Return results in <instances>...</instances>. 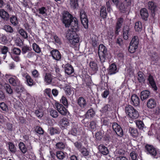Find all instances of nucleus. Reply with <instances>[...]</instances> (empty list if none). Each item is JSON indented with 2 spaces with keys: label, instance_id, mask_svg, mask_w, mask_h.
Listing matches in <instances>:
<instances>
[{
  "label": "nucleus",
  "instance_id": "obj_28",
  "mask_svg": "<svg viewBox=\"0 0 160 160\" xmlns=\"http://www.w3.org/2000/svg\"><path fill=\"white\" fill-rule=\"evenodd\" d=\"M48 130L49 134L52 136L60 133L59 129L57 128L50 127L48 128Z\"/></svg>",
  "mask_w": 160,
  "mask_h": 160
},
{
  "label": "nucleus",
  "instance_id": "obj_12",
  "mask_svg": "<svg viewBox=\"0 0 160 160\" xmlns=\"http://www.w3.org/2000/svg\"><path fill=\"white\" fill-rule=\"evenodd\" d=\"M76 31L69 29L66 32V37L68 40L71 39L75 37H77L78 36L76 33Z\"/></svg>",
  "mask_w": 160,
  "mask_h": 160
},
{
  "label": "nucleus",
  "instance_id": "obj_64",
  "mask_svg": "<svg viewBox=\"0 0 160 160\" xmlns=\"http://www.w3.org/2000/svg\"><path fill=\"white\" fill-rule=\"evenodd\" d=\"M116 43L120 46L122 47L123 45V40L121 38H118L116 40Z\"/></svg>",
  "mask_w": 160,
  "mask_h": 160
},
{
  "label": "nucleus",
  "instance_id": "obj_33",
  "mask_svg": "<svg viewBox=\"0 0 160 160\" xmlns=\"http://www.w3.org/2000/svg\"><path fill=\"white\" fill-rule=\"evenodd\" d=\"M129 131L132 137H136L138 136L139 133L136 129L132 127H130Z\"/></svg>",
  "mask_w": 160,
  "mask_h": 160
},
{
  "label": "nucleus",
  "instance_id": "obj_53",
  "mask_svg": "<svg viewBox=\"0 0 160 160\" xmlns=\"http://www.w3.org/2000/svg\"><path fill=\"white\" fill-rule=\"evenodd\" d=\"M31 48L28 47L27 46H23L22 49V53L23 54H25L27 52H28L31 51Z\"/></svg>",
  "mask_w": 160,
  "mask_h": 160
},
{
  "label": "nucleus",
  "instance_id": "obj_26",
  "mask_svg": "<svg viewBox=\"0 0 160 160\" xmlns=\"http://www.w3.org/2000/svg\"><path fill=\"white\" fill-rule=\"evenodd\" d=\"M97 122L95 121H92L89 122V124L88 126L90 131H95L96 130L97 127Z\"/></svg>",
  "mask_w": 160,
  "mask_h": 160
},
{
  "label": "nucleus",
  "instance_id": "obj_51",
  "mask_svg": "<svg viewBox=\"0 0 160 160\" xmlns=\"http://www.w3.org/2000/svg\"><path fill=\"white\" fill-rule=\"evenodd\" d=\"M32 48L37 53H39L41 52L40 48L36 43H34L33 44Z\"/></svg>",
  "mask_w": 160,
  "mask_h": 160
},
{
  "label": "nucleus",
  "instance_id": "obj_4",
  "mask_svg": "<svg viewBox=\"0 0 160 160\" xmlns=\"http://www.w3.org/2000/svg\"><path fill=\"white\" fill-rule=\"evenodd\" d=\"M74 18V17H73L72 15L68 12L66 11L63 13L62 21L66 27H69L70 26V22Z\"/></svg>",
  "mask_w": 160,
  "mask_h": 160
},
{
  "label": "nucleus",
  "instance_id": "obj_54",
  "mask_svg": "<svg viewBox=\"0 0 160 160\" xmlns=\"http://www.w3.org/2000/svg\"><path fill=\"white\" fill-rule=\"evenodd\" d=\"M5 88L7 92L9 94H12L13 93V90L11 86L8 84H6Z\"/></svg>",
  "mask_w": 160,
  "mask_h": 160
},
{
  "label": "nucleus",
  "instance_id": "obj_15",
  "mask_svg": "<svg viewBox=\"0 0 160 160\" xmlns=\"http://www.w3.org/2000/svg\"><path fill=\"white\" fill-rule=\"evenodd\" d=\"M59 123L63 129H67L70 125L69 120L66 118H62L59 122Z\"/></svg>",
  "mask_w": 160,
  "mask_h": 160
},
{
  "label": "nucleus",
  "instance_id": "obj_52",
  "mask_svg": "<svg viewBox=\"0 0 160 160\" xmlns=\"http://www.w3.org/2000/svg\"><path fill=\"white\" fill-rule=\"evenodd\" d=\"M130 156L132 160H137V158L138 157L137 153L135 151H132L130 153Z\"/></svg>",
  "mask_w": 160,
  "mask_h": 160
},
{
  "label": "nucleus",
  "instance_id": "obj_50",
  "mask_svg": "<svg viewBox=\"0 0 160 160\" xmlns=\"http://www.w3.org/2000/svg\"><path fill=\"white\" fill-rule=\"evenodd\" d=\"M45 81L48 84H50L52 82L51 75L49 73H46L45 77Z\"/></svg>",
  "mask_w": 160,
  "mask_h": 160
},
{
  "label": "nucleus",
  "instance_id": "obj_2",
  "mask_svg": "<svg viewBox=\"0 0 160 160\" xmlns=\"http://www.w3.org/2000/svg\"><path fill=\"white\" fill-rule=\"evenodd\" d=\"M98 50V54L101 61L102 62H105L106 58L108 55L106 47L103 44H100L99 46Z\"/></svg>",
  "mask_w": 160,
  "mask_h": 160
},
{
  "label": "nucleus",
  "instance_id": "obj_34",
  "mask_svg": "<svg viewBox=\"0 0 160 160\" xmlns=\"http://www.w3.org/2000/svg\"><path fill=\"white\" fill-rule=\"evenodd\" d=\"M11 23L14 26H17L18 24L17 17L14 15H12L9 19Z\"/></svg>",
  "mask_w": 160,
  "mask_h": 160
},
{
  "label": "nucleus",
  "instance_id": "obj_3",
  "mask_svg": "<svg viewBox=\"0 0 160 160\" xmlns=\"http://www.w3.org/2000/svg\"><path fill=\"white\" fill-rule=\"evenodd\" d=\"M139 43V39L137 36H133L130 43L128 50L131 53H133L138 48Z\"/></svg>",
  "mask_w": 160,
  "mask_h": 160
},
{
  "label": "nucleus",
  "instance_id": "obj_63",
  "mask_svg": "<svg viewBox=\"0 0 160 160\" xmlns=\"http://www.w3.org/2000/svg\"><path fill=\"white\" fill-rule=\"evenodd\" d=\"M35 113L38 117L41 118L43 116V113L40 109L36 110Z\"/></svg>",
  "mask_w": 160,
  "mask_h": 160
},
{
  "label": "nucleus",
  "instance_id": "obj_11",
  "mask_svg": "<svg viewBox=\"0 0 160 160\" xmlns=\"http://www.w3.org/2000/svg\"><path fill=\"white\" fill-rule=\"evenodd\" d=\"M8 81L9 83L14 87L19 86V85H20V81L18 78L15 76L10 77L9 78Z\"/></svg>",
  "mask_w": 160,
  "mask_h": 160
},
{
  "label": "nucleus",
  "instance_id": "obj_46",
  "mask_svg": "<svg viewBox=\"0 0 160 160\" xmlns=\"http://www.w3.org/2000/svg\"><path fill=\"white\" fill-rule=\"evenodd\" d=\"M136 123L137 127L140 129H143L145 125L144 124L143 122L141 120L136 121Z\"/></svg>",
  "mask_w": 160,
  "mask_h": 160
},
{
  "label": "nucleus",
  "instance_id": "obj_43",
  "mask_svg": "<svg viewBox=\"0 0 160 160\" xmlns=\"http://www.w3.org/2000/svg\"><path fill=\"white\" fill-rule=\"evenodd\" d=\"M38 11L39 13L41 14L42 15L44 16H47V14L46 13L47 9L46 8L42 7L38 8Z\"/></svg>",
  "mask_w": 160,
  "mask_h": 160
},
{
  "label": "nucleus",
  "instance_id": "obj_58",
  "mask_svg": "<svg viewBox=\"0 0 160 160\" xmlns=\"http://www.w3.org/2000/svg\"><path fill=\"white\" fill-rule=\"evenodd\" d=\"M69 42L72 44L75 45V44L78 43L79 42V38L78 36L77 37H75L71 39L68 40Z\"/></svg>",
  "mask_w": 160,
  "mask_h": 160
},
{
  "label": "nucleus",
  "instance_id": "obj_27",
  "mask_svg": "<svg viewBox=\"0 0 160 160\" xmlns=\"http://www.w3.org/2000/svg\"><path fill=\"white\" fill-rule=\"evenodd\" d=\"M131 104L135 106H138L140 103V100L138 96L135 95H133L131 98Z\"/></svg>",
  "mask_w": 160,
  "mask_h": 160
},
{
  "label": "nucleus",
  "instance_id": "obj_56",
  "mask_svg": "<svg viewBox=\"0 0 160 160\" xmlns=\"http://www.w3.org/2000/svg\"><path fill=\"white\" fill-rule=\"evenodd\" d=\"M0 107L3 111L7 112L8 111V106L4 102H1L0 103Z\"/></svg>",
  "mask_w": 160,
  "mask_h": 160
},
{
  "label": "nucleus",
  "instance_id": "obj_17",
  "mask_svg": "<svg viewBox=\"0 0 160 160\" xmlns=\"http://www.w3.org/2000/svg\"><path fill=\"white\" fill-rule=\"evenodd\" d=\"M0 17L4 21H8L9 19V14L3 9L0 10Z\"/></svg>",
  "mask_w": 160,
  "mask_h": 160
},
{
  "label": "nucleus",
  "instance_id": "obj_57",
  "mask_svg": "<svg viewBox=\"0 0 160 160\" xmlns=\"http://www.w3.org/2000/svg\"><path fill=\"white\" fill-rule=\"evenodd\" d=\"M90 42L94 47L97 46V40L96 37L94 36L91 38Z\"/></svg>",
  "mask_w": 160,
  "mask_h": 160
},
{
  "label": "nucleus",
  "instance_id": "obj_38",
  "mask_svg": "<svg viewBox=\"0 0 160 160\" xmlns=\"http://www.w3.org/2000/svg\"><path fill=\"white\" fill-rule=\"evenodd\" d=\"M70 5L71 8L73 9L76 8L78 6V0H70Z\"/></svg>",
  "mask_w": 160,
  "mask_h": 160
},
{
  "label": "nucleus",
  "instance_id": "obj_32",
  "mask_svg": "<svg viewBox=\"0 0 160 160\" xmlns=\"http://www.w3.org/2000/svg\"><path fill=\"white\" fill-rule=\"evenodd\" d=\"M156 105V102L154 99L151 98L148 101L147 106L148 108H154L155 107Z\"/></svg>",
  "mask_w": 160,
  "mask_h": 160
},
{
  "label": "nucleus",
  "instance_id": "obj_61",
  "mask_svg": "<svg viewBox=\"0 0 160 160\" xmlns=\"http://www.w3.org/2000/svg\"><path fill=\"white\" fill-rule=\"evenodd\" d=\"M60 101V102L63 103L64 106H68V100L65 97L63 96H62Z\"/></svg>",
  "mask_w": 160,
  "mask_h": 160
},
{
  "label": "nucleus",
  "instance_id": "obj_29",
  "mask_svg": "<svg viewBox=\"0 0 160 160\" xmlns=\"http://www.w3.org/2000/svg\"><path fill=\"white\" fill-rule=\"evenodd\" d=\"M2 29L5 30L8 33L11 34L14 33V31L12 28L9 25H5L3 28Z\"/></svg>",
  "mask_w": 160,
  "mask_h": 160
},
{
  "label": "nucleus",
  "instance_id": "obj_25",
  "mask_svg": "<svg viewBox=\"0 0 160 160\" xmlns=\"http://www.w3.org/2000/svg\"><path fill=\"white\" fill-rule=\"evenodd\" d=\"M98 149L99 152L104 155H107L109 153L108 148L103 145H100L98 146Z\"/></svg>",
  "mask_w": 160,
  "mask_h": 160
},
{
  "label": "nucleus",
  "instance_id": "obj_35",
  "mask_svg": "<svg viewBox=\"0 0 160 160\" xmlns=\"http://www.w3.org/2000/svg\"><path fill=\"white\" fill-rule=\"evenodd\" d=\"M8 48L6 46H2L0 48V51L2 54H3L4 55L3 56V58L5 59L6 56V54L8 52Z\"/></svg>",
  "mask_w": 160,
  "mask_h": 160
},
{
  "label": "nucleus",
  "instance_id": "obj_21",
  "mask_svg": "<svg viewBox=\"0 0 160 160\" xmlns=\"http://www.w3.org/2000/svg\"><path fill=\"white\" fill-rule=\"evenodd\" d=\"M140 16L145 21L148 20V11L145 8H142L140 11Z\"/></svg>",
  "mask_w": 160,
  "mask_h": 160
},
{
  "label": "nucleus",
  "instance_id": "obj_19",
  "mask_svg": "<svg viewBox=\"0 0 160 160\" xmlns=\"http://www.w3.org/2000/svg\"><path fill=\"white\" fill-rule=\"evenodd\" d=\"M148 8L151 12L154 13L158 10V7L156 4L152 1H149L148 3Z\"/></svg>",
  "mask_w": 160,
  "mask_h": 160
},
{
  "label": "nucleus",
  "instance_id": "obj_6",
  "mask_svg": "<svg viewBox=\"0 0 160 160\" xmlns=\"http://www.w3.org/2000/svg\"><path fill=\"white\" fill-rule=\"evenodd\" d=\"M133 1V0H124L123 3H120V6H119L118 9L121 12H124L126 11L128 7L131 6Z\"/></svg>",
  "mask_w": 160,
  "mask_h": 160
},
{
  "label": "nucleus",
  "instance_id": "obj_13",
  "mask_svg": "<svg viewBox=\"0 0 160 160\" xmlns=\"http://www.w3.org/2000/svg\"><path fill=\"white\" fill-rule=\"evenodd\" d=\"M118 72L117 66L115 64L113 63L109 66L108 69V74L112 75L115 74Z\"/></svg>",
  "mask_w": 160,
  "mask_h": 160
},
{
  "label": "nucleus",
  "instance_id": "obj_48",
  "mask_svg": "<svg viewBox=\"0 0 160 160\" xmlns=\"http://www.w3.org/2000/svg\"><path fill=\"white\" fill-rule=\"evenodd\" d=\"M65 146V143L62 142H58L56 144V148L58 149L61 150L64 148Z\"/></svg>",
  "mask_w": 160,
  "mask_h": 160
},
{
  "label": "nucleus",
  "instance_id": "obj_40",
  "mask_svg": "<svg viewBox=\"0 0 160 160\" xmlns=\"http://www.w3.org/2000/svg\"><path fill=\"white\" fill-rule=\"evenodd\" d=\"M106 9V8L105 7L102 6L101 8L100 16L103 18H106L107 16Z\"/></svg>",
  "mask_w": 160,
  "mask_h": 160
},
{
  "label": "nucleus",
  "instance_id": "obj_8",
  "mask_svg": "<svg viewBox=\"0 0 160 160\" xmlns=\"http://www.w3.org/2000/svg\"><path fill=\"white\" fill-rule=\"evenodd\" d=\"M112 127L113 131L118 136L120 137L123 136V132L120 125L116 122H113L112 123Z\"/></svg>",
  "mask_w": 160,
  "mask_h": 160
},
{
  "label": "nucleus",
  "instance_id": "obj_42",
  "mask_svg": "<svg viewBox=\"0 0 160 160\" xmlns=\"http://www.w3.org/2000/svg\"><path fill=\"white\" fill-rule=\"evenodd\" d=\"M18 32L24 38H28V33L23 28L20 29L18 31Z\"/></svg>",
  "mask_w": 160,
  "mask_h": 160
},
{
  "label": "nucleus",
  "instance_id": "obj_41",
  "mask_svg": "<svg viewBox=\"0 0 160 160\" xmlns=\"http://www.w3.org/2000/svg\"><path fill=\"white\" fill-rule=\"evenodd\" d=\"M134 28L136 31L138 32L141 31L142 28L141 22L139 21L136 22L135 23Z\"/></svg>",
  "mask_w": 160,
  "mask_h": 160
},
{
  "label": "nucleus",
  "instance_id": "obj_9",
  "mask_svg": "<svg viewBox=\"0 0 160 160\" xmlns=\"http://www.w3.org/2000/svg\"><path fill=\"white\" fill-rule=\"evenodd\" d=\"M55 105L60 113L63 116L66 115L67 113L68 112V111L62 104L58 102H56L55 103Z\"/></svg>",
  "mask_w": 160,
  "mask_h": 160
},
{
  "label": "nucleus",
  "instance_id": "obj_5",
  "mask_svg": "<svg viewBox=\"0 0 160 160\" xmlns=\"http://www.w3.org/2000/svg\"><path fill=\"white\" fill-rule=\"evenodd\" d=\"M80 17L82 24L84 28L87 29L88 28V21L85 11L83 9H81L80 11Z\"/></svg>",
  "mask_w": 160,
  "mask_h": 160
},
{
  "label": "nucleus",
  "instance_id": "obj_62",
  "mask_svg": "<svg viewBox=\"0 0 160 160\" xmlns=\"http://www.w3.org/2000/svg\"><path fill=\"white\" fill-rule=\"evenodd\" d=\"M12 51L13 54L18 55H20L21 52L20 49L17 48H14L12 49Z\"/></svg>",
  "mask_w": 160,
  "mask_h": 160
},
{
  "label": "nucleus",
  "instance_id": "obj_20",
  "mask_svg": "<svg viewBox=\"0 0 160 160\" xmlns=\"http://www.w3.org/2000/svg\"><path fill=\"white\" fill-rule=\"evenodd\" d=\"M130 28L129 26H126L124 27L122 30V36L125 40H127L129 34Z\"/></svg>",
  "mask_w": 160,
  "mask_h": 160
},
{
  "label": "nucleus",
  "instance_id": "obj_7",
  "mask_svg": "<svg viewBox=\"0 0 160 160\" xmlns=\"http://www.w3.org/2000/svg\"><path fill=\"white\" fill-rule=\"evenodd\" d=\"M145 148L148 153L155 158H157L158 155L157 149L152 146L147 144L145 146Z\"/></svg>",
  "mask_w": 160,
  "mask_h": 160
},
{
  "label": "nucleus",
  "instance_id": "obj_47",
  "mask_svg": "<svg viewBox=\"0 0 160 160\" xmlns=\"http://www.w3.org/2000/svg\"><path fill=\"white\" fill-rule=\"evenodd\" d=\"M50 115L53 118H57L58 116V112L55 110L52 109L50 111Z\"/></svg>",
  "mask_w": 160,
  "mask_h": 160
},
{
  "label": "nucleus",
  "instance_id": "obj_10",
  "mask_svg": "<svg viewBox=\"0 0 160 160\" xmlns=\"http://www.w3.org/2000/svg\"><path fill=\"white\" fill-rule=\"evenodd\" d=\"M124 21V20L122 17H120L118 18L115 31V34L117 35L118 34V32L120 31V29L121 28Z\"/></svg>",
  "mask_w": 160,
  "mask_h": 160
},
{
  "label": "nucleus",
  "instance_id": "obj_24",
  "mask_svg": "<svg viewBox=\"0 0 160 160\" xmlns=\"http://www.w3.org/2000/svg\"><path fill=\"white\" fill-rule=\"evenodd\" d=\"M148 80L149 81V84L152 86V88H153L154 90H157V88L153 76L151 74H149L148 76Z\"/></svg>",
  "mask_w": 160,
  "mask_h": 160
},
{
  "label": "nucleus",
  "instance_id": "obj_36",
  "mask_svg": "<svg viewBox=\"0 0 160 160\" xmlns=\"http://www.w3.org/2000/svg\"><path fill=\"white\" fill-rule=\"evenodd\" d=\"M18 146L19 149L24 154L27 152V149L23 142H20L19 143Z\"/></svg>",
  "mask_w": 160,
  "mask_h": 160
},
{
  "label": "nucleus",
  "instance_id": "obj_60",
  "mask_svg": "<svg viewBox=\"0 0 160 160\" xmlns=\"http://www.w3.org/2000/svg\"><path fill=\"white\" fill-rule=\"evenodd\" d=\"M81 153L83 156H87L89 154V152L85 148H83L81 149Z\"/></svg>",
  "mask_w": 160,
  "mask_h": 160
},
{
  "label": "nucleus",
  "instance_id": "obj_16",
  "mask_svg": "<svg viewBox=\"0 0 160 160\" xmlns=\"http://www.w3.org/2000/svg\"><path fill=\"white\" fill-rule=\"evenodd\" d=\"M51 53L53 58L57 61H59L61 58V54L60 52L56 49L52 50Z\"/></svg>",
  "mask_w": 160,
  "mask_h": 160
},
{
  "label": "nucleus",
  "instance_id": "obj_59",
  "mask_svg": "<svg viewBox=\"0 0 160 160\" xmlns=\"http://www.w3.org/2000/svg\"><path fill=\"white\" fill-rule=\"evenodd\" d=\"M95 114L94 111L92 109H90L87 111L86 115L88 117H93Z\"/></svg>",
  "mask_w": 160,
  "mask_h": 160
},
{
  "label": "nucleus",
  "instance_id": "obj_45",
  "mask_svg": "<svg viewBox=\"0 0 160 160\" xmlns=\"http://www.w3.org/2000/svg\"><path fill=\"white\" fill-rule=\"evenodd\" d=\"M138 80L139 82L142 83L144 81V79L143 76V73L141 71H139L138 72Z\"/></svg>",
  "mask_w": 160,
  "mask_h": 160
},
{
  "label": "nucleus",
  "instance_id": "obj_55",
  "mask_svg": "<svg viewBox=\"0 0 160 160\" xmlns=\"http://www.w3.org/2000/svg\"><path fill=\"white\" fill-rule=\"evenodd\" d=\"M35 131L36 132L41 135H42L44 133V130L43 129L39 126H37L36 127Z\"/></svg>",
  "mask_w": 160,
  "mask_h": 160
},
{
  "label": "nucleus",
  "instance_id": "obj_30",
  "mask_svg": "<svg viewBox=\"0 0 160 160\" xmlns=\"http://www.w3.org/2000/svg\"><path fill=\"white\" fill-rule=\"evenodd\" d=\"M150 92L148 90H144L141 93V99L142 100H144L148 98L150 96Z\"/></svg>",
  "mask_w": 160,
  "mask_h": 160
},
{
  "label": "nucleus",
  "instance_id": "obj_44",
  "mask_svg": "<svg viewBox=\"0 0 160 160\" xmlns=\"http://www.w3.org/2000/svg\"><path fill=\"white\" fill-rule=\"evenodd\" d=\"M16 87L14 88L15 91L18 93L22 92L24 90V88L20 84L19 86H15Z\"/></svg>",
  "mask_w": 160,
  "mask_h": 160
},
{
  "label": "nucleus",
  "instance_id": "obj_49",
  "mask_svg": "<svg viewBox=\"0 0 160 160\" xmlns=\"http://www.w3.org/2000/svg\"><path fill=\"white\" fill-rule=\"evenodd\" d=\"M56 156L57 158L60 160L63 159L65 157L63 152L61 151L57 152Z\"/></svg>",
  "mask_w": 160,
  "mask_h": 160
},
{
  "label": "nucleus",
  "instance_id": "obj_22",
  "mask_svg": "<svg viewBox=\"0 0 160 160\" xmlns=\"http://www.w3.org/2000/svg\"><path fill=\"white\" fill-rule=\"evenodd\" d=\"M64 70L65 73L68 75L71 74L74 71L72 66L69 64H67L65 65Z\"/></svg>",
  "mask_w": 160,
  "mask_h": 160
},
{
  "label": "nucleus",
  "instance_id": "obj_14",
  "mask_svg": "<svg viewBox=\"0 0 160 160\" xmlns=\"http://www.w3.org/2000/svg\"><path fill=\"white\" fill-rule=\"evenodd\" d=\"M71 30L74 31H78L79 30L78 22L77 19L75 18H74L70 22V24Z\"/></svg>",
  "mask_w": 160,
  "mask_h": 160
},
{
  "label": "nucleus",
  "instance_id": "obj_39",
  "mask_svg": "<svg viewBox=\"0 0 160 160\" xmlns=\"http://www.w3.org/2000/svg\"><path fill=\"white\" fill-rule=\"evenodd\" d=\"M9 148L10 151L12 153H15L16 151V148L12 142H8Z\"/></svg>",
  "mask_w": 160,
  "mask_h": 160
},
{
  "label": "nucleus",
  "instance_id": "obj_18",
  "mask_svg": "<svg viewBox=\"0 0 160 160\" xmlns=\"http://www.w3.org/2000/svg\"><path fill=\"white\" fill-rule=\"evenodd\" d=\"M22 76L25 78L27 84L28 86L31 87L34 85L35 83L34 82L31 76L28 74H24Z\"/></svg>",
  "mask_w": 160,
  "mask_h": 160
},
{
  "label": "nucleus",
  "instance_id": "obj_23",
  "mask_svg": "<svg viewBox=\"0 0 160 160\" xmlns=\"http://www.w3.org/2000/svg\"><path fill=\"white\" fill-rule=\"evenodd\" d=\"M78 105L82 108H84L87 105V102L86 100L82 97L78 98L77 101Z\"/></svg>",
  "mask_w": 160,
  "mask_h": 160
},
{
  "label": "nucleus",
  "instance_id": "obj_31",
  "mask_svg": "<svg viewBox=\"0 0 160 160\" xmlns=\"http://www.w3.org/2000/svg\"><path fill=\"white\" fill-rule=\"evenodd\" d=\"M72 128L70 131V133L72 135L76 136L78 132V124L76 123L73 122L72 123Z\"/></svg>",
  "mask_w": 160,
  "mask_h": 160
},
{
  "label": "nucleus",
  "instance_id": "obj_37",
  "mask_svg": "<svg viewBox=\"0 0 160 160\" xmlns=\"http://www.w3.org/2000/svg\"><path fill=\"white\" fill-rule=\"evenodd\" d=\"M89 66L92 69L94 72H96L98 70L97 64L94 61H91L89 63Z\"/></svg>",
  "mask_w": 160,
  "mask_h": 160
},
{
  "label": "nucleus",
  "instance_id": "obj_1",
  "mask_svg": "<svg viewBox=\"0 0 160 160\" xmlns=\"http://www.w3.org/2000/svg\"><path fill=\"white\" fill-rule=\"evenodd\" d=\"M125 111L128 116L132 119H136L139 116L138 111L131 105H126Z\"/></svg>",
  "mask_w": 160,
  "mask_h": 160
}]
</instances>
